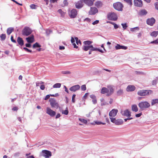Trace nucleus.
<instances>
[{
    "mask_svg": "<svg viewBox=\"0 0 158 158\" xmlns=\"http://www.w3.org/2000/svg\"><path fill=\"white\" fill-rule=\"evenodd\" d=\"M152 93V91L151 90L142 89L139 90L138 92V94L140 96H148Z\"/></svg>",
    "mask_w": 158,
    "mask_h": 158,
    "instance_id": "nucleus-1",
    "label": "nucleus"
},
{
    "mask_svg": "<svg viewBox=\"0 0 158 158\" xmlns=\"http://www.w3.org/2000/svg\"><path fill=\"white\" fill-rule=\"evenodd\" d=\"M138 106L141 110H143L145 109L148 108L150 106V105L149 103L146 101L141 102L139 103Z\"/></svg>",
    "mask_w": 158,
    "mask_h": 158,
    "instance_id": "nucleus-2",
    "label": "nucleus"
},
{
    "mask_svg": "<svg viewBox=\"0 0 158 158\" xmlns=\"http://www.w3.org/2000/svg\"><path fill=\"white\" fill-rule=\"evenodd\" d=\"M113 6L116 10L118 11H122L123 6L121 2H117L113 3Z\"/></svg>",
    "mask_w": 158,
    "mask_h": 158,
    "instance_id": "nucleus-3",
    "label": "nucleus"
},
{
    "mask_svg": "<svg viewBox=\"0 0 158 158\" xmlns=\"http://www.w3.org/2000/svg\"><path fill=\"white\" fill-rule=\"evenodd\" d=\"M32 33L31 29L28 27H25L22 31V34L24 36H28Z\"/></svg>",
    "mask_w": 158,
    "mask_h": 158,
    "instance_id": "nucleus-4",
    "label": "nucleus"
},
{
    "mask_svg": "<svg viewBox=\"0 0 158 158\" xmlns=\"http://www.w3.org/2000/svg\"><path fill=\"white\" fill-rule=\"evenodd\" d=\"M111 122L116 125H120L123 124V120L121 118H118L117 119L115 118L110 117Z\"/></svg>",
    "mask_w": 158,
    "mask_h": 158,
    "instance_id": "nucleus-5",
    "label": "nucleus"
},
{
    "mask_svg": "<svg viewBox=\"0 0 158 158\" xmlns=\"http://www.w3.org/2000/svg\"><path fill=\"white\" fill-rule=\"evenodd\" d=\"M42 156L44 157L45 158H49L52 155V152L51 151L44 150L42 151Z\"/></svg>",
    "mask_w": 158,
    "mask_h": 158,
    "instance_id": "nucleus-6",
    "label": "nucleus"
},
{
    "mask_svg": "<svg viewBox=\"0 0 158 158\" xmlns=\"http://www.w3.org/2000/svg\"><path fill=\"white\" fill-rule=\"evenodd\" d=\"M108 18L111 20L116 21L118 19L116 14L113 12L109 13L107 15Z\"/></svg>",
    "mask_w": 158,
    "mask_h": 158,
    "instance_id": "nucleus-7",
    "label": "nucleus"
},
{
    "mask_svg": "<svg viewBox=\"0 0 158 158\" xmlns=\"http://www.w3.org/2000/svg\"><path fill=\"white\" fill-rule=\"evenodd\" d=\"M49 101L52 107H56V108L58 107L59 104L58 103L56 102L55 99L54 98H50L49 100Z\"/></svg>",
    "mask_w": 158,
    "mask_h": 158,
    "instance_id": "nucleus-8",
    "label": "nucleus"
},
{
    "mask_svg": "<svg viewBox=\"0 0 158 158\" xmlns=\"http://www.w3.org/2000/svg\"><path fill=\"white\" fill-rule=\"evenodd\" d=\"M121 113L123 116H126L129 117L131 116V112L129 111L128 109H126L124 111L121 110Z\"/></svg>",
    "mask_w": 158,
    "mask_h": 158,
    "instance_id": "nucleus-9",
    "label": "nucleus"
},
{
    "mask_svg": "<svg viewBox=\"0 0 158 158\" xmlns=\"http://www.w3.org/2000/svg\"><path fill=\"white\" fill-rule=\"evenodd\" d=\"M77 15V11L75 9H73L69 14V15L71 18L73 19L76 17Z\"/></svg>",
    "mask_w": 158,
    "mask_h": 158,
    "instance_id": "nucleus-10",
    "label": "nucleus"
},
{
    "mask_svg": "<svg viewBox=\"0 0 158 158\" xmlns=\"http://www.w3.org/2000/svg\"><path fill=\"white\" fill-rule=\"evenodd\" d=\"M46 113L52 117L54 116L56 114L55 111L52 110L49 107L47 108Z\"/></svg>",
    "mask_w": 158,
    "mask_h": 158,
    "instance_id": "nucleus-11",
    "label": "nucleus"
},
{
    "mask_svg": "<svg viewBox=\"0 0 158 158\" xmlns=\"http://www.w3.org/2000/svg\"><path fill=\"white\" fill-rule=\"evenodd\" d=\"M95 0H80L81 2H83L89 6H92Z\"/></svg>",
    "mask_w": 158,
    "mask_h": 158,
    "instance_id": "nucleus-12",
    "label": "nucleus"
},
{
    "mask_svg": "<svg viewBox=\"0 0 158 158\" xmlns=\"http://www.w3.org/2000/svg\"><path fill=\"white\" fill-rule=\"evenodd\" d=\"M156 20L153 17L151 19H148L147 20V23L151 26L153 25L155 23Z\"/></svg>",
    "mask_w": 158,
    "mask_h": 158,
    "instance_id": "nucleus-13",
    "label": "nucleus"
},
{
    "mask_svg": "<svg viewBox=\"0 0 158 158\" xmlns=\"http://www.w3.org/2000/svg\"><path fill=\"white\" fill-rule=\"evenodd\" d=\"M134 2L135 6L141 7L143 6V2L141 0H134Z\"/></svg>",
    "mask_w": 158,
    "mask_h": 158,
    "instance_id": "nucleus-14",
    "label": "nucleus"
},
{
    "mask_svg": "<svg viewBox=\"0 0 158 158\" xmlns=\"http://www.w3.org/2000/svg\"><path fill=\"white\" fill-rule=\"evenodd\" d=\"M98 10L95 7H91L89 12V14L90 15H94L98 13Z\"/></svg>",
    "mask_w": 158,
    "mask_h": 158,
    "instance_id": "nucleus-15",
    "label": "nucleus"
},
{
    "mask_svg": "<svg viewBox=\"0 0 158 158\" xmlns=\"http://www.w3.org/2000/svg\"><path fill=\"white\" fill-rule=\"evenodd\" d=\"M118 112V110L113 109L109 113V116L110 117H115L116 115Z\"/></svg>",
    "mask_w": 158,
    "mask_h": 158,
    "instance_id": "nucleus-16",
    "label": "nucleus"
},
{
    "mask_svg": "<svg viewBox=\"0 0 158 158\" xmlns=\"http://www.w3.org/2000/svg\"><path fill=\"white\" fill-rule=\"evenodd\" d=\"M27 43H32L34 42V36L32 35L30 36L27 37L26 39Z\"/></svg>",
    "mask_w": 158,
    "mask_h": 158,
    "instance_id": "nucleus-17",
    "label": "nucleus"
},
{
    "mask_svg": "<svg viewBox=\"0 0 158 158\" xmlns=\"http://www.w3.org/2000/svg\"><path fill=\"white\" fill-rule=\"evenodd\" d=\"M80 88V86L78 85H73L69 88V90L75 92L79 89Z\"/></svg>",
    "mask_w": 158,
    "mask_h": 158,
    "instance_id": "nucleus-18",
    "label": "nucleus"
},
{
    "mask_svg": "<svg viewBox=\"0 0 158 158\" xmlns=\"http://www.w3.org/2000/svg\"><path fill=\"white\" fill-rule=\"evenodd\" d=\"M147 11L145 9H142L138 12V15L140 16L145 15L147 14Z\"/></svg>",
    "mask_w": 158,
    "mask_h": 158,
    "instance_id": "nucleus-19",
    "label": "nucleus"
},
{
    "mask_svg": "<svg viewBox=\"0 0 158 158\" xmlns=\"http://www.w3.org/2000/svg\"><path fill=\"white\" fill-rule=\"evenodd\" d=\"M115 48L116 50L120 49L126 50L127 48V47L126 46L121 45L119 44H117L115 46Z\"/></svg>",
    "mask_w": 158,
    "mask_h": 158,
    "instance_id": "nucleus-20",
    "label": "nucleus"
},
{
    "mask_svg": "<svg viewBox=\"0 0 158 158\" xmlns=\"http://www.w3.org/2000/svg\"><path fill=\"white\" fill-rule=\"evenodd\" d=\"M135 89V87L134 85H129L127 86L126 90L128 92H131L134 91Z\"/></svg>",
    "mask_w": 158,
    "mask_h": 158,
    "instance_id": "nucleus-21",
    "label": "nucleus"
},
{
    "mask_svg": "<svg viewBox=\"0 0 158 158\" xmlns=\"http://www.w3.org/2000/svg\"><path fill=\"white\" fill-rule=\"evenodd\" d=\"M93 46L92 45H84L82 46V49L83 50L86 51L89 50H90L91 48H93Z\"/></svg>",
    "mask_w": 158,
    "mask_h": 158,
    "instance_id": "nucleus-22",
    "label": "nucleus"
},
{
    "mask_svg": "<svg viewBox=\"0 0 158 158\" xmlns=\"http://www.w3.org/2000/svg\"><path fill=\"white\" fill-rule=\"evenodd\" d=\"M17 42L18 44L20 46H22L24 45V41L23 39L20 37H18L17 38Z\"/></svg>",
    "mask_w": 158,
    "mask_h": 158,
    "instance_id": "nucleus-23",
    "label": "nucleus"
},
{
    "mask_svg": "<svg viewBox=\"0 0 158 158\" xmlns=\"http://www.w3.org/2000/svg\"><path fill=\"white\" fill-rule=\"evenodd\" d=\"M90 97L91 98L93 99L92 102H93V104H96L97 102V101L96 96L94 94H92L90 95Z\"/></svg>",
    "mask_w": 158,
    "mask_h": 158,
    "instance_id": "nucleus-24",
    "label": "nucleus"
},
{
    "mask_svg": "<svg viewBox=\"0 0 158 158\" xmlns=\"http://www.w3.org/2000/svg\"><path fill=\"white\" fill-rule=\"evenodd\" d=\"M108 92L109 89L105 87H102L101 90V93L102 94H105L108 93Z\"/></svg>",
    "mask_w": 158,
    "mask_h": 158,
    "instance_id": "nucleus-25",
    "label": "nucleus"
},
{
    "mask_svg": "<svg viewBox=\"0 0 158 158\" xmlns=\"http://www.w3.org/2000/svg\"><path fill=\"white\" fill-rule=\"evenodd\" d=\"M82 2H78L76 3L75 4V7L77 9H80L83 6V5L81 3Z\"/></svg>",
    "mask_w": 158,
    "mask_h": 158,
    "instance_id": "nucleus-26",
    "label": "nucleus"
},
{
    "mask_svg": "<svg viewBox=\"0 0 158 158\" xmlns=\"http://www.w3.org/2000/svg\"><path fill=\"white\" fill-rule=\"evenodd\" d=\"M131 109L133 111L135 112H137L138 110L137 106L135 104H134L132 105Z\"/></svg>",
    "mask_w": 158,
    "mask_h": 158,
    "instance_id": "nucleus-27",
    "label": "nucleus"
},
{
    "mask_svg": "<svg viewBox=\"0 0 158 158\" xmlns=\"http://www.w3.org/2000/svg\"><path fill=\"white\" fill-rule=\"evenodd\" d=\"M102 3L101 1H97L95 2V5L98 8H99L102 6Z\"/></svg>",
    "mask_w": 158,
    "mask_h": 158,
    "instance_id": "nucleus-28",
    "label": "nucleus"
},
{
    "mask_svg": "<svg viewBox=\"0 0 158 158\" xmlns=\"http://www.w3.org/2000/svg\"><path fill=\"white\" fill-rule=\"evenodd\" d=\"M14 29L12 27H9L7 30V33L8 35H10L14 31Z\"/></svg>",
    "mask_w": 158,
    "mask_h": 158,
    "instance_id": "nucleus-29",
    "label": "nucleus"
},
{
    "mask_svg": "<svg viewBox=\"0 0 158 158\" xmlns=\"http://www.w3.org/2000/svg\"><path fill=\"white\" fill-rule=\"evenodd\" d=\"M41 45L38 43L36 42L32 46V48H40Z\"/></svg>",
    "mask_w": 158,
    "mask_h": 158,
    "instance_id": "nucleus-30",
    "label": "nucleus"
},
{
    "mask_svg": "<svg viewBox=\"0 0 158 158\" xmlns=\"http://www.w3.org/2000/svg\"><path fill=\"white\" fill-rule=\"evenodd\" d=\"M158 35V31H153L151 33L150 35L153 37H156Z\"/></svg>",
    "mask_w": 158,
    "mask_h": 158,
    "instance_id": "nucleus-31",
    "label": "nucleus"
},
{
    "mask_svg": "<svg viewBox=\"0 0 158 158\" xmlns=\"http://www.w3.org/2000/svg\"><path fill=\"white\" fill-rule=\"evenodd\" d=\"M108 89H109V91L110 90V92L113 94L114 92V89L113 88V86L112 85H109L108 86Z\"/></svg>",
    "mask_w": 158,
    "mask_h": 158,
    "instance_id": "nucleus-32",
    "label": "nucleus"
},
{
    "mask_svg": "<svg viewBox=\"0 0 158 158\" xmlns=\"http://www.w3.org/2000/svg\"><path fill=\"white\" fill-rule=\"evenodd\" d=\"M93 42L89 40H87L85 41H84L83 42L84 44L85 45H90V44H91Z\"/></svg>",
    "mask_w": 158,
    "mask_h": 158,
    "instance_id": "nucleus-33",
    "label": "nucleus"
},
{
    "mask_svg": "<svg viewBox=\"0 0 158 158\" xmlns=\"http://www.w3.org/2000/svg\"><path fill=\"white\" fill-rule=\"evenodd\" d=\"M158 103V99H153L152 101L151 104L153 106L155 104Z\"/></svg>",
    "mask_w": 158,
    "mask_h": 158,
    "instance_id": "nucleus-34",
    "label": "nucleus"
},
{
    "mask_svg": "<svg viewBox=\"0 0 158 158\" xmlns=\"http://www.w3.org/2000/svg\"><path fill=\"white\" fill-rule=\"evenodd\" d=\"M6 36L5 34H2L0 35V38L1 39V40L2 41L6 39Z\"/></svg>",
    "mask_w": 158,
    "mask_h": 158,
    "instance_id": "nucleus-35",
    "label": "nucleus"
},
{
    "mask_svg": "<svg viewBox=\"0 0 158 158\" xmlns=\"http://www.w3.org/2000/svg\"><path fill=\"white\" fill-rule=\"evenodd\" d=\"M62 114H65V115H67L68 114L69 111L68 110V107H67L65 110H63L62 111Z\"/></svg>",
    "mask_w": 158,
    "mask_h": 158,
    "instance_id": "nucleus-36",
    "label": "nucleus"
},
{
    "mask_svg": "<svg viewBox=\"0 0 158 158\" xmlns=\"http://www.w3.org/2000/svg\"><path fill=\"white\" fill-rule=\"evenodd\" d=\"M61 84L60 83H56L53 86V87L54 88H59L61 86Z\"/></svg>",
    "mask_w": 158,
    "mask_h": 158,
    "instance_id": "nucleus-37",
    "label": "nucleus"
},
{
    "mask_svg": "<svg viewBox=\"0 0 158 158\" xmlns=\"http://www.w3.org/2000/svg\"><path fill=\"white\" fill-rule=\"evenodd\" d=\"M123 93V90L122 89H120L117 92V94L118 96L121 95Z\"/></svg>",
    "mask_w": 158,
    "mask_h": 158,
    "instance_id": "nucleus-38",
    "label": "nucleus"
},
{
    "mask_svg": "<svg viewBox=\"0 0 158 158\" xmlns=\"http://www.w3.org/2000/svg\"><path fill=\"white\" fill-rule=\"evenodd\" d=\"M124 1L126 2L128 4H129L131 6L132 4V0H124Z\"/></svg>",
    "mask_w": 158,
    "mask_h": 158,
    "instance_id": "nucleus-39",
    "label": "nucleus"
},
{
    "mask_svg": "<svg viewBox=\"0 0 158 158\" xmlns=\"http://www.w3.org/2000/svg\"><path fill=\"white\" fill-rule=\"evenodd\" d=\"M79 120L81 122H82L83 123H85V124H86L87 123V121L86 120L84 119L81 118H79Z\"/></svg>",
    "mask_w": 158,
    "mask_h": 158,
    "instance_id": "nucleus-40",
    "label": "nucleus"
},
{
    "mask_svg": "<svg viewBox=\"0 0 158 158\" xmlns=\"http://www.w3.org/2000/svg\"><path fill=\"white\" fill-rule=\"evenodd\" d=\"M75 39L76 40V42L77 45H78L79 44H81V42L80 40H79L78 38L77 37H75Z\"/></svg>",
    "mask_w": 158,
    "mask_h": 158,
    "instance_id": "nucleus-41",
    "label": "nucleus"
},
{
    "mask_svg": "<svg viewBox=\"0 0 158 158\" xmlns=\"http://www.w3.org/2000/svg\"><path fill=\"white\" fill-rule=\"evenodd\" d=\"M95 123L96 124L98 125H100L101 124H103V125H105L106 124L105 123H102L101 122H100V121H95Z\"/></svg>",
    "mask_w": 158,
    "mask_h": 158,
    "instance_id": "nucleus-42",
    "label": "nucleus"
},
{
    "mask_svg": "<svg viewBox=\"0 0 158 158\" xmlns=\"http://www.w3.org/2000/svg\"><path fill=\"white\" fill-rule=\"evenodd\" d=\"M139 28L138 27H134L133 28H131L130 29L131 31H134L135 30H137V31L139 30Z\"/></svg>",
    "mask_w": 158,
    "mask_h": 158,
    "instance_id": "nucleus-43",
    "label": "nucleus"
},
{
    "mask_svg": "<svg viewBox=\"0 0 158 158\" xmlns=\"http://www.w3.org/2000/svg\"><path fill=\"white\" fill-rule=\"evenodd\" d=\"M93 50H95V51H98L102 53H103L104 52V51H102V49H100L98 48H94V49Z\"/></svg>",
    "mask_w": 158,
    "mask_h": 158,
    "instance_id": "nucleus-44",
    "label": "nucleus"
},
{
    "mask_svg": "<svg viewBox=\"0 0 158 158\" xmlns=\"http://www.w3.org/2000/svg\"><path fill=\"white\" fill-rule=\"evenodd\" d=\"M31 43H26L25 44V46L26 48H30L31 46Z\"/></svg>",
    "mask_w": 158,
    "mask_h": 158,
    "instance_id": "nucleus-45",
    "label": "nucleus"
},
{
    "mask_svg": "<svg viewBox=\"0 0 158 158\" xmlns=\"http://www.w3.org/2000/svg\"><path fill=\"white\" fill-rule=\"evenodd\" d=\"M121 25L122 26L123 28L124 29H126L127 27V25L126 23H122Z\"/></svg>",
    "mask_w": 158,
    "mask_h": 158,
    "instance_id": "nucleus-46",
    "label": "nucleus"
},
{
    "mask_svg": "<svg viewBox=\"0 0 158 158\" xmlns=\"http://www.w3.org/2000/svg\"><path fill=\"white\" fill-rule=\"evenodd\" d=\"M52 32V31L49 29H47L46 31V33L47 35H49Z\"/></svg>",
    "mask_w": 158,
    "mask_h": 158,
    "instance_id": "nucleus-47",
    "label": "nucleus"
},
{
    "mask_svg": "<svg viewBox=\"0 0 158 158\" xmlns=\"http://www.w3.org/2000/svg\"><path fill=\"white\" fill-rule=\"evenodd\" d=\"M81 89L82 91H85L86 89V87L85 85H83L81 86Z\"/></svg>",
    "mask_w": 158,
    "mask_h": 158,
    "instance_id": "nucleus-48",
    "label": "nucleus"
},
{
    "mask_svg": "<svg viewBox=\"0 0 158 158\" xmlns=\"http://www.w3.org/2000/svg\"><path fill=\"white\" fill-rule=\"evenodd\" d=\"M76 95L75 94H74L73 95L72 97V102L73 103H75V98Z\"/></svg>",
    "mask_w": 158,
    "mask_h": 158,
    "instance_id": "nucleus-49",
    "label": "nucleus"
},
{
    "mask_svg": "<svg viewBox=\"0 0 158 158\" xmlns=\"http://www.w3.org/2000/svg\"><path fill=\"white\" fill-rule=\"evenodd\" d=\"M23 49L26 52H32L31 50L28 49V48H27L26 47H24L23 48Z\"/></svg>",
    "mask_w": 158,
    "mask_h": 158,
    "instance_id": "nucleus-50",
    "label": "nucleus"
},
{
    "mask_svg": "<svg viewBox=\"0 0 158 158\" xmlns=\"http://www.w3.org/2000/svg\"><path fill=\"white\" fill-rule=\"evenodd\" d=\"M37 6L35 4H31L30 6V7L32 9H35L36 8Z\"/></svg>",
    "mask_w": 158,
    "mask_h": 158,
    "instance_id": "nucleus-51",
    "label": "nucleus"
},
{
    "mask_svg": "<svg viewBox=\"0 0 158 158\" xmlns=\"http://www.w3.org/2000/svg\"><path fill=\"white\" fill-rule=\"evenodd\" d=\"M63 4L64 6H67L68 5L69 2H67V0H64Z\"/></svg>",
    "mask_w": 158,
    "mask_h": 158,
    "instance_id": "nucleus-52",
    "label": "nucleus"
},
{
    "mask_svg": "<svg viewBox=\"0 0 158 158\" xmlns=\"http://www.w3.org/2000/svg\"><path fill=\"white\" fill-rule=\"evenodd\" d=\"M10 39H11V41L12 42H13L14 43H16V41L15 40H14V37L13 36V35H12L11 36Z\"/></svg>",
    "mask_w": 158,
    "mask_h": 158,
    "instance_id": "nucleus-53",
    "label": "nucleus"
},
{
    "mask_svg": "<svg viewBox=\"0 0 158 158\" xmlns=\"http://www.w3.org/2000/svg\"><path fill=\"white\" fill-rule=\"evenodd\" d=\"M155 8L156 9L158 10V2H156L154 4Z\"/></svg>",
    "mask_w": 158,
    "mask_h": 158,
    "instance_id": "nucleus-54",
    "label": "nucleus"
},
{
    "mask_svg": "<svg viewBox=\"0 0 158 158\" xmlns=\"http://www.w3.org/2000/svg\"><path fill=\"white\" fill-rule=\"evenodd\" d=\"M99 21L98 20H96L95 21H94V22L92 23V24L93 25H95L98 24L99 23Z\"/></svg>",
    "mask_w": 158,
    "mask_h": 158,
    "instance_id": "nucleus-55",
    "label": "nucleus"
},
{
    "mask_svg": "<svg viewBox=\"0 0 158 158\" xmlns=\"http://www.w3.org/2000/svg\"><path fill=\"white\" fill-rule=\"evenodd\" d=\"M135 72L136 74L138 75H141L143 74V73L142 72L135 71Z\"/></svg>",
    "mask_w": 158,
    "mask_h": 158,
    "instance_id": "nucleus-56",
    "label": "nucleus"
},
{
    "mask_svg": "<svg viewBox=\"0 0 158 158\" xmlns=\"http://www.w3.org/2000/svg\"><path fill=\"white\" fill-rule=\"evenodd\" d=\"M151 44H157L158 43V41L157 39L156 40H154L152 41L151 42Z\"/></svg>",
    "mask_w": 158,
    "mask_h": 158,
    "instance_id": "nucleus-57",
    "label": "nucleus"
},
{
    "mask_svg": "<svg viewBox=\"0 0 158 158\" xmlns=\"http://www.w3.org/2000/svg\"><path fill=\"white\" fill-rule=\"evenodd\" d=\"M157 83L156 80H154L152 81V85H156Z\"/></svg>",
    "mask_w": 158,
    "mask_h": 158,
    "instance_id": "nucleus-58",
    "label": "nucleus"
},
{
    "mask_svg": "<svg viewBox=\"0 0 158 158\" xmlns=\"http://www.w3.org/2000/svg\"><path fill=\"white\" fill-rule=\"evenodd\" d=\"M40 88L41 89L44 90V89L45 87L44 85H42L40 86Z\"/></svg>",
    "mask_w": 158,
    "mask_h": 158,
    "instance_id": "nucleus-59",
    "label": "nucleus"
},
{
    "mask_svg": "<svg viewBox=\"0 0 158 158\" xmlns=\"http://www.w3.org/2000/svg\"><path fill=\"white\" fill-rule=\"evenodd\" d=\"M44 82L42 81H40L39 82H36V86H38L39 84H44Z\"/></svg>",
    "mask_w": 158,
    "mask_h": 158,
    "instance_id": "nucleus-60",
    "label": "nucleus"
},
{
    "mask_svg": "<svg viewBox=\"0 0 158 158\" xmlns=\"http://www.w3.org/2000/svg\"><path fill=\"white\" fill-rule=\"evenodd\" d=\"M142 114V113H139L136 114L135 116L136 117L138 118L141 116Z\"/></svg>",
    "mask_w": 158,
    "mask_h": 158,
    "instance_id": "nucleus-61",
    "label": "nucleus"
},
{
    "mask_svg": "<svg viewBox=\"0 0 158 158\" xmlns=\"http://www.w3.org/2000/svg\"><path fill=\"white\" fill-rule=\"evenodd\" d=\"M62 73L64 74H69L70 73V72L69 71H63L62 72Z\"/></svg>",
    "mask_w": 158,
    "mask_h": 158,
    "instance_id": "nucleus-62",
    "label": "nucleus"
},
{
    "mask_svg": "<svg viewBox=\"0 0 158 158\" xmlns=\"http://www.w3.org/2000/svg\"><path fill=\"white\" fill-rule=\"evenodd\" d=\"M50 94H48V95H47L45 97V98H44V100H48V98H49L50 97Z\"/></svg>",
    "mask_w": 158,
    "mask_h": 158,
    "instance_id": "nucleus-63",
    "label": "nucleus"
},
{
    "mask_svg": "<svg viewBox=\"0 0 158 158\" xmlns=\"http://www.w3.org/2000/svg\"><path fill=\"white\" fill-rule=\"evenodd\" d=\"M58 12L61 14V15H62L64 13L62 11L61 9H60L58 10Z\"/></svg>",
    "mask_w": 158,
    "mask_h": 158,
    "instance_id": "nucleus-64",
    "label": "nucleus"
}]
</instances>
